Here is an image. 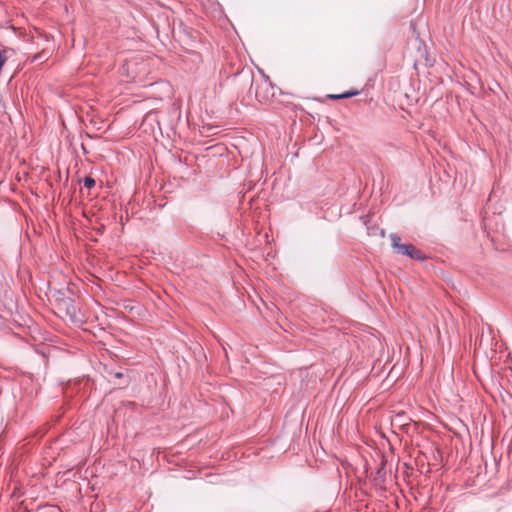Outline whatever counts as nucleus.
<instances>
[{"label": "nucleus", "instance_id": "1", "mask_svg": "<svg viewBox=\"0 0 512 512\" xmlns=\"http://www.w3.org/2000/svg\"><path fill=\"white\" fill-rule=\"evenodd\" d=\"M70 294L69 288L51 291V297L54 299L58 311L73 318L76 316V307Z\"/></svg>", "mask_w": 512, "mask_h": 512}, {"label": "nucleus", "instance_id": "2", "mask_svg": "<svg viewBox=\"0 0 512 512\" xmlns=\"http://www.w3.org/2000/svg\"><path fill=\"white\" fill-rule=\"evenodd\" d=\"M269 86H270V83L266 80H264L260 84H257L255 95H256V98L260 102H268L269 101V96L266 93Z\"/></svg>", "mask_w": 512, "mask_h": 512}, {"label": "nucleus", "instance_id": "3", "mask_svg": "<svg viewBox=\"0 0 512 512\" xmlns=\"http://www.w3.org/2000/svg\"><path fill=\"white\" fill-rule=\"evenodd\" d=\"M402 252L400 254L407 255L413 259L422 260L424 259L423 253L412 244H406L401 247Z\"/></svg>", "mask_w": 512, "mask_h": 512}, {"label": "nucleus", "instance_id": "4", "mask_svg": "<svg viewBox=\"0 0 512 512\" xmlns=\"http://www.w3.org/2000/svg\"><path fill=\"white\" fill-rule=\"evenodd\" d=\"M359 94H360V92L358 90L353 89V90H349L342 94H330V95H328V98L333 99V100H340V99L354 97Z\"/></svg>", "mask_w": 512, "mask_h": 512}, {"label": "nucleus", "instance_id": "5", "mask_svg": "<svg viewBox=\"0 0 512 512\" xmlns=\"http://www.w3.org/2000/svg\"><path fill=\"white\" fill-rule=\"evenodd\" d=\"M390 240L392 247L397 251V253L400 254L402 252L401 247L405 246L406 244H401V238L397 234H391Z\"/></svg>", "mask_w": 512, "mask_h": 512}, {"label": "nucleus", "instance_id": "6", "mask_svg": "<svg viewBox=\"0 0 512 512\" xmlns=\"http://www.w3.org/2000/svg\"><path fill=\"white\" fill-rule=\"evenodd\" d=\"M83 183L84 187L88 189H91L92 187L95 186V180L92 177H85Z\"/></svg>", "mask_w": 512, "mask_h": 512}]
</instances>
